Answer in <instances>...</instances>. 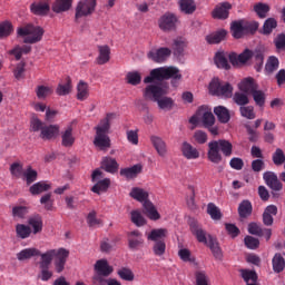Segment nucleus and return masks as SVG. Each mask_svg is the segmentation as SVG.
Instances as JSON below:
<instances>
[{
    "label": "nucleus",
    "mask_w": 285,
    "mask_h": 285,
    "mask_svg": "<svg viewBox=\"0 0 285 285\" xmlns=\"http://www.w3.org/2000/svg\"><path fill=\"white\" fill-rule=\"evenodd\" d=\"M94 145L96 148H99V150H107V148H110V137L104 134H96Z\"/></svg>",
    "instance_id": "72a5a7b5"
},
{
    "label": "nucleus",
    "mask_w": 285,
    "mask_h": 285,
    "mask_svg": "<svg viewBox=\"0 0 285 285\" xmlns=\"http://www.w3.org/2000/svg\"><path fill=\"white\" fill-rule=\"evenodd\" d=\"M275 28H277V20L275 18H268L263 24V33L271 35Z\"/></svg>",
    "instance_id": "e2e57ef3"
},
{
    "label": "nucleus",
    "mask_w": 285,
    "mask_h": 285,
    "mask_svg": "<svg viewBox=\"0 0 285 285\" xmlns=\"http://www.w3.org/2000/svg\"><path fill=\"white\" fill-rule=\"evenodd\" d=\"M186 39L178 37L174 39V43L171 46L173 50H174V55H176L177 57H181V55H184V50L186 49Z\"/></svg>",
    "instance_id": "49530a36"
},
{
    "label": "nucleus",
    "mask_w": 285,
    "mask_h": 285,
    "mask_svg": "<svg viewBox=\"0 0 285 285\" xmlns=\"http://www.w3.org/2000/svg\"><path fill=\"white\" fill-rule=\"evenodd\" d=\"M272 161L275 166H282L285 163V154L282 148H277L272 156Z\"/></svg>",
    "instance_id": "052dcab7"
},
{
    "label": "nucleus",
    "mask_w": 285,
    "mask_h": 285,
    "mask_svg": "<svg viewBox=\"0 0 285 285\" xmlns=\"http://www.w3.org/2000/svg\"><path fill=\"white\" fill-rule=\"evenodd\" d=\"M99 56L97 57L98 66H104L110 61V47L108 45L98 46Z\"/></svg>",
    "instance_id": "7c9ffc66"
},
{
    "label": "nucleus",
    "mask_w": 285,
    "mask_h": 285,
    "mask_svg": "<svg viewBox=\"0 0 285 285\" xmlns=\"http://www.w3.org/2000/svg\"><path fill=\"white\" fill-rule=\"evenodd\" d=\"M205 245L212 250L215 259H222V247H219V242H217V238L213 237V235H208V240Z\"/></svg>",
    "instance_id": "393cba45"
},
{
    "label": "nucleus",
    "mask_w": 285,
    "mask_h": 285,
    "mask_svg": "<svg viewBox=\"0 0 285 285\" xmlns=\"http://www.w3.org/2000/svg\"><path fill=\"white\" fill-rule=\"evenodd\" d=\"M72 8V0H56L52 6L53 12H68Z\"/></svg>",
    "instance_id": "c03bdc74"
},
{
    "label": "nucleus",
    "mask_w": 285,
    "mask_h": 285,
    "mask_svg": "<svg viewBox=\"0 0 285 285\" xmlns=\"http://www.w3.org/2000/svg\"><path fill=\"white\" fill-rule=\"evenodd\" d=\"M179 8L185 14H193L197 10L195 0H179Z\"/></svg>",
    "instance_id": "de8ad7c7"
},
{
    "label": "nucleus",
    "mask_w": 285,
    "mask_h": 285,
    "mask_svg": "<svg viewBox=\"0 0 285 285\" xmlns=\"http://www.w3.org/2000/svg\"><path fill=\"white\" fill-rule=\"evenodd\" d=\"M207 213L214 222H219L222 219V210L214 203L207 205Z\"/></svg>",
    "instance_id": "6e6d98bb"
},
{
    "label": "nucleus",
    "mask_w": 285,
    "mask_h": 285,
    "mask_svg": "<svg viewBox=\"0 0 285 285\" xmlns=\"http://www.w3.org/2000/svg\"><path fill=\"white\" fill-rule=\"evenodd\" d=\"M61 144L65 148H71L75 146V136L72 135V126H68L65 131L61 132Z\"/></svg>",
    "instance_id": "c756f323"
},
{
    "label": "nucleus",
    "mask_w": 285,
    "mask_h": 285,
    "mask_svg": "<svg viewBox=\"0 0 285 285\" xmlns=\"http://www.w3.org/2000/svg\"><path fill=\"white\" fill-rule=\"evenodd\" d=\"M50 188H52V186L47 181H38L29 188V193L32 195H41L42 193H48Z\"/></svg>",
    "instance_id": "58836bf2"
},
{
    "label": "nucleus",
    "mask_w": 285,
    "mask_h": 285,
    "mask_svg": "<svg viewBox=\"0 0 285 285\" xmlns=\"http://www.w3.org/2000/svg\"><path fill=\"white\" fill-rule=\"evenodd\" d=\"M272 266H273L274 273H284V268H285L284 256H282V254L279 253H276L272 259Z\"/></svg>",
    "instance_id": "37998d69"
},
{
    "label": "nucleus",
    "mask_w": 285,
    "mask_h": 285,
    "mask_svg": "<svg viewBox=\"0 0 285 285\" xmlns=\"http://www.w3.org/2000/svg\"><path fill=\"white\" fill-rule=\"evenodd\" d=\"M97 8V0H80L76 7V19L90 17Z\"/></svg>",
    "instance_id": "9d476101"
},
{
    "label": "nucleus",
    "mask_w": 285,
    "mask_h": 285,
    "mask_svg": "<svg viewBox=\"0 0 285 285\" xmlns=\"http://www.w3.org/2000/svg\"><path fill=\"white\" fill-rule=\"evenodd\" d=\"M230 32L234 39H243L246 33L244 31V20H235L230 24Z\"/></svg>",
    "instance_id": "bb28decb"
},
{
    "label": "nucleus",
    "mask_w": 285,
    "mask_h": 285,
    "mask_svg": "<svg viewBox=\"0 0 285 285\" xmlns=\"http://www.w3.org/2000/svg\"><path fill=\"white\" fill-rule=\"evenodd\" d=\"M179 19L175 13L167 12L158 19V28L163 32H175Z\"/></svg>",
    "instance_id": "6e6552de"
},
{
    "label": "nucleus",
    "mask_w": 285,
    "mask_h": 285,
    "mask_svg": "<svg viewBox=\"0 0 285 285\" xmlns=\"http://www.w3.org/2000/svg\"><path fill=\"white\" fill-rule=\"evenodd\" d=\"M205 245L212 250L215 259H222V247H219V242H217V238L213 237V235H208V240Z\"/></svg>",
    "instance_id": "b1692460"
},
{
    "label": "nucleus",
    "mask_w": 285,
    "mask_h": 285,
    "mask_svg": "<svg viewBox=\"0 0 285 285\" xmlns=\"http://www.w3.org/2000/svg\"><path fill=\"white\" fill-rule=\"evenodd\" d=\"M95 273H98L100 275H105V277H110L112 275L115 268L108 264L107 259H98L96 264L94 265Z\"/></svg>",
    "instance_id": "dca6fc26"
},
{
    "label": "nucleus",
    "mask_w": 285,
    "mask_h": 285,
    "mask_svg": "<svg viewBox=\"0 0 285 285\" xmlns=\"http://www.w3.org/2000/svg\"><path fill=\"white\" fill-rule=\"evenodd\" d=\"M90 97V89L86 81L80 80L77 85V100L86 101Z\"/></svg>",
    "instance_id": "473e14b6"
},
{
    "label": "nucleus",
    "mask_w": 285,
    "mask_h": 285,
    "mask_svg": "<svg viewBox=\"0 0 285 285\" xmlns=\"http://www.w3.org/2000/svg\"><path fill=\"white\" fill-rule=\"evenodd\" d=\"M240 275L246 285L256 284V282L258 279L257 272H255V271L242 269Z\"/></svg>",
    "instance_id": "8fccbe9b"
},
{
    "label": "nucleus",
    "mask_w": 285,
    "mask_h": 285,
    "mask_svg": "<svg viewBox=\"0 0 285 285\" xmlns=\"http://www.w3.org/2000/svg\"><path fill=\"white\" fill-rule=\"evenodd\" d=\"M104 173L99 169H95L91 179L92 181H97L94 187L91 188L92 193H96V195H101V193H106L108 188H110V178H104ZM101 179V180H99Z\"/></svg>",
    "instance_id": "1a4fd4ad"
},
{
    "label": "nucleus",
    "mask_w": 285,
    "mask_h": 285,
    "mask_svg": "<svg viewBox=\"0 0 285 285\" xmlns=\"http://www.w3.org/2000/svg\"><path fill=\"white\" fill-rule=\"evenodd\" d=\"M238 215L242 219L253 215V204L250 200H243L238 206Z\"/></svg>",
    "instance_id": "4c0bfd02"
},
{
    "label": "nucleus",
    "mask_w": 285,
    "mask_h": 285,
    "mask_svg": "<svg viewBox=\"0 0 285 285\" xmlns=\"http://www.w3.org/2000/svg\"><path fill=\"white\" fill-rule=\"evenodd\" d=\"M252 59L254 61V68L256 72H262V68H264V51H252Z\"/></svg>",
    "instance_id": "79ce46f5"
},
{
    "label": "nucleus",
    "mask_w": 285,
    "mask_h": 285,
    "mask_svg": "<svg viewBox=\"0 0 285 285\" xmlns=\"http://www.w3.org/2000/svg\"><path fill=\"white\" fill-rule=\"evenodd\" d=\"M150 141L155 148V150L158 153L160 157H166V141L161 139L159 136H151Z\"/></svg>",
    "instance_id": "2f4dec72"
},
{
    "label": "nucleus",
    "mask_w": 285,
    "mask_h": 285,
    "mask_svg": "<svg viewBox=\"0 0 285 285\" xmlns=\"http://www.w3.org/2000/svg\"><path fill=\"white\" fill-rule=\"evenodd\" d=\"M214 115H216L220 124H228V121H230V111L224 106L215 107Z\"/></svg>",
    "instance_id": "f704fd0d"
},
{
    "label": "nucleus",
    "mask_w": 285,
    "mask_h": 285,
    "mask_svg": "<svg viewBox=\"0 0 285 285\" xmlns=\"http://www.w3.org/2000/svg\"><path fill=\"white\" fill-rule=\"evenodd\" d=\"M39 268H50V265H55L56 273H63L66 268V262H68V257L70 256V252L66 248L50 249L43 254L39 255Z\"/></svg>",
    "instance_id": "f257e3e1"
},
{
    "label": "nucleus",
    "mask_w": 285,
    "mask_h": 285,
    "mask_svg": "<svg viewBox=\"0 0 285 285\" xmlns=\"http://www.w3.org/2000/svg\"><path fill=\"white\" fill-rule=\"evenodd\" d=\"M168 95V89L161 87L160 85H149L145 88V99L150 101H156L160 110H173L175 101L170 97H164Z\"/></svg>",
    "instance_id": "f03ea898"
},
{
    "label": "nucleus",
    "mask_w": 285,
    "mask_h": 285,
    "mask_svg": "<svg viewBox=\"0 0 285 285\" xmlns=\"http://www.w3.org/2000/svg\"><path fill=\"white\" fill-rule=\"evenodd\" d=\"M181 153L186 159H199V150L193 147V145H190L188 141L183 142Z\"/></svg>",
    "instance_id": "4be33fe9"
},
{
    "label": "nucleus",
    "mask_w": 285,
    "mask_h": 285,
    "mask_svg": "<svg viewBox=\"0 0 285 285\" xmlns=\"http://www.w3.org/2000/svg\"><path fill=\"white\" fill-rule=\"evenodd\" d=\"M59 136V126L50 125L45 126L42 131H40V138L45 140L56 139Z\"/></svg>",
    "instance_id": "aec40b11"
},
{
    "label": "nucleus",
    "mask_w": 285,
    "mask_h": 285,
    "mask_svg": "<svg viewBox=\"0 0 285 285\" xmlns=\"http://www.w3.org/2000/svg\"><path fill=\"white\" fill-rule=\"evenodd\" d=\"M205 245L212 250L215 259H222V247H219V242H217V238L213 237V235H208V240Z\"/></svg>",
    "instance_id": "5701e85b"
},
{
    "label": "nucleus",
    "mask_w": 285,
    "mask_h": 285,
    "mask_svg": "<svg viewBox=\"0 0 285 285\" xmlns=\"http://www.w3.org/2000/svg\"><path fill=\"white\" fill-rule=\"evenodd\" d=\"M16 235L19 239H28L32 235V227L26 224H17Z\"/></svg>",
    "instance_id": "ea45409f"
},
{
    "label": "nucleus",
    "mask_w": 285,
    "mask_h": 285,
    "mask_svg": "<svg viewBox=\"0 0 285 285\" xmlns=\"http://www.w3.org/2000/svg\"><path fill=\"white\" fill-rule=\"evenodd\" d=\"M36 95L38 99H46V97H50V95H52V89L48 86L40 85L36 89Z\"/></svg>",
    "instance_id": "338daca9"
},
{
    "label": "nucleus",
    "mask_w": 285,
    "mask_h": 285,
    "mask_svg": "<svg viewBox=\"0 0 285 285\" xmlns=\"http://www.w3.org/2000/svg\"><path fill=\"white\" fill-rule=\"evenodd\" d=\"M233 155V142L227 139L212 140L208 142L207 159L212 164H222L224 157Z\"/></svg>",
    "instance_id": "7ed1b4c3"
},
{
    "label": "nucleus",
    "mask_w": 285,
    "mask_h": 285,
    "mask_svg": "<svg viewBox=\"0 0 285 285\" xmlns=\"http://www.w3.org/2000/svg\"><path fill=\"white\" fill-rule=\"evenodd\" d=\"M12 23H10L9 21L0 23V39H6V37H10L12 35Z\"/></svg>",
    "instance_id": "680f3d73"
},
{
    "label": "nucleus",
    "mask_w": 285,
    "mask_h": 285,
    "mask_svg": "<svg viewBox=\"0 0 285 285\" xmlns=\"http://www.w3.org/2000/svg\"><path fill=\"white\" fill-rule=\"evenodd\" d=\"M243 28H244L245 35H255L259 29V22L243 20Z\"/></svg>",
    "instance_id": "13d9d810"
},
{
    "label": "nucleus",
    "mask_w": 285,
    "mask_h": 285,
    "mask_svg": "<svg viewBox=\"0 0 285 285\" xmlns=\"http://www.w3.org/2000/svg\"><path fill=\"white\" fill-rule=\"evenodd\" d=\"M111 119H115V114H107L106 118L96 127V135H108Z\"/></svg>",
    "instance_id": "cd10ccee"
},
{
    "label": "nucleus",
    "mask_w": 285,
    "mask_h": 285,
    "mask_svg": "<svg viewBox=\"0 0 285 285\" xmlns=\"http://www.w3.org/2000/svg\"><path fill=\"white\" fill-rule=\"evenodd\" d=\"M168 235V229L166 228H158V229H153L148 236L147 239L149 242H164V237Z\"/></svg>",
    "instance_id": "a19ab883"
},
{
    "label": "nucleus",
    "mask_w": 285,
    "mask_h": 285,
    "mask_svg": "<svg viewBox=\"0 0 285 285\" xmlns=\"http://www.w3.org/2000/svg\"><path fill=\"white\" fill-rule=\"evenodd\" d=\"M126 80L130 86H139V83H141V73L138 71H130L127 73Z\"/></svg>",
    "instance_id": "bf43d9fd"
},
{
    "label": "nucleus",
    "mask_w": 285,
    "mask_h": 285,
    "mask_svg": "<svg viewBox=\"0 0 285 285\" xmlns=\"http://www.w3.org/2000/svg\"><path fill=\"white\" fill-rule=\"evenodd\" d=\"M233 6L229 2H223L219 7H216L213 11L214 19H228Z\"/></svg>",
    "instance_id": "a211bd4d"
},
{
    "label": "nucleus",
    "mask_w": 285,
    "mask_h": 285,
    "mask_svg": "<svg viewBox=\"0 0 285 285\" xmlns=\"http://www.w3.org/2000/svg\"><path fill=\"white\" fill-rule=\"evenodd\" d=\"M22 177L24 178L27 186H30L31 184H35L37 177H39V173H37V170L32 168V166H28Z\"/></svg>",
    "instance_id": "603ef678"
},
{
    "label": "nucleus",
    "mask_w": 285,
    "mask_h": 285,
    "mask_svg": "<svg viewBox=\"0 0 285 285\" xmlns=\"http://www.w3.org/2000/svg\"><path fill=\"white\" fill-rule=\"evenodd\" d=\"M254 12H256L259 19H266L268 12H271V7L266 3L258 2L254 4Z\"/></svg>",
    "instance_id": "864d4df0"
},
{
    "label": "nucleus",
    "mask_w": 285,
    "mask_h": 285,
    "mask_svg": "<svg viewBox=\"0 0 285 285\" xmlns=\"http://www.w3.org/2000/svg\"><path fill=\"white\" fill-rule=\"evenodd\" d=\"M129 195L130 197H132V199H136V202L142 203V206L149 219H153L154 222H157V219H161V215H159V212H157L155 205L150 200H148V191L139 187H134Z\"/></svg>",
    "instance_id": "39448f33"
},
{
    "label": "nucleus",
    "mask_w": 285,
    "mask_h": 285,
    "mask_svg": "<svg viewBox=\"0 0 285 285\" xmlns=\"http://www.w3.org/2000/svg\"><path fill=\"white\" fill-rule=\"evenodd\" d=\"M196 285H208V275L204 271H197L195 273Z\"/></svg>",
    "instance_id": "774afa93"
},
{
    "label": "nucleus",
    "mask_w": 285,
    "mask_h": 285,
    "mask_svg": "<svg viewBox=\"0 0 285 285\" xmlns=\"http://www.w3.org/2000/svg\"><path fill=\"white\" fill-rule=\"evenodd\" d=\"M263 179L266 186H268V188H271L272 190H275V191L282 190L283 185H282V181H279V178H277L276 173L265 171L263 174Z\"/></svg>",
    "instance_id": "4468645a"
},
{
    "label": "nucleus",
    "mask_w": 285,
    "mask_h": 285,
    "mask_svg": "<svg viewBox=\"0 0 285 285\" xmlns=\"http://www.w3.org/2000/svg\"><path fill=\"white\" fill-rule=\"evenodd\" d=\"M30 213L27 206H16L12 208V217H17L18 219H26V215Z\"/></svg>",
    "instance_id": "0e129e2a"
},
{
    "label": "nucleus",
    "mask_w": 285,
    "mask_h": 285,
    "mask_svg": "<svg viewBox=\"0 0 285 285\" xmlns=\"http://www.w3.org/2000/svg\"><path fill=\"white\" fill-rule=\"evenodd\" d=\"M30 10L32 14H37L38 17H43L50 12V4L47 2H35L30 6Z\"/></svg>",
    "instance_id": "c85d7f7f"
},
{
    "label": "nucleus",
    "mask_w": 285,
    "mask_h": 285,
    "mask_svg": "<svg viewBox=\"0 0 285 285\" xmlns=\"http://www.w3.org/2000/svg\"><path fill=\"white\" fill-rule=\"evenodd\" d=\"M130 215H131V222L132 224H135V226H138V227L146 226V218H144V216L139 210H132Z\"/></svg>",
    "instance_id": "69168bd1"
},
{
    "label": "nucleus",
    "mask_w": 285,
    "mask_h": 285,
    "mask_svg": "<svg viewBox=\"0 0 285 285\" xmlns=\"http://www.w3.org/2000/svg\"><path fill=\"white\" fill-rule=\"evenodd\" d=\"M128 246L130 250H139L144 246V234L139 230L129 232L128 235Z\"/></svg>",
    "instance_id": "f8f14e48"
},
{
    "label": "nucleus",
    "mask_w": 285,
    "mask_h": 285,
    "mask_svg": "<svg viewBox=\"0 0 285 285\" xmlns=\"http://www.w3.org/2000/svg\"><path fill=\"white\" fill-rule=\"evenodd\" d=\"M171 79L173 86H175L176 81L181 80V72L177 67H158L153 69L144 79V83H153V81H167Z\"/></svg>",
    "instance_id": "20e7f679"
},
{
    "label": "nucleus",
    "mask_w": 285,
    "mask_h": 285,
    "mask_svg": "<svg viewBox=\"0 0 285 285\" xmlns=\"http://www.w3.org/2000/svg\"><path fill=\"white\" fill-rule=\"evenodd\" d=\"M28 226L31 227V233L33 235H39L43 230V217L39 214H33L28 218Z\"/></svg>",
    "instance_id": "f3484780"
},
{
    "label": "nucleus",
    "mask_w": 285,
    "mask_h": 285,
    "mask_svg": "<svg viewBox=\"0 0 285 285\" xmlns=\"http://www.w3.org/2000/svg\"><path fill=\"white\" fill-rule=\"evenodd\" d=\"M209 92L216 97L230 99V97H233V86L228 82L222 85L218 78H214L209 83Z\"/></svg>",
    "instance_id": "0eeeda50"
},
{
    "label": "nucleus",
    "mask_w": 285,
    "mask_h": 285,
    "mask_svg": "<svg viewBox=\"0 0 285 285\" xmlns=\"http://www.w3.org/2000/svg\"><path fill=\"white\" fill-rule=\"evenodd\" d=\"M196 115H203V124L205 128H208V126H215V115H213V111L206 110V107H199Z\"/></svg>",
    "instance_id": "412c9836"
},
{
    "label": "nucleus",
    "mask_w": 285,
    "mask_h": 285,
    "mask_svg": "<svg viewBox=\"0 0 285 285\" xmlns=\"http://www.w3.org/2000/svg\"><path fill=\"white\" fill-rule=\"evenodd\" d=\"M41 255V252L35 247L24 248L20 250L16 257L18 262H28V259H32V257H39Z\"/></svg>",
    "instance_id": "6ab92c4d"
},
{
    "label": "nucleus",
    "mask_w": 285,
    "mask_h": 285,
    "mask_svg": "<svg viewBox=\"0 0 285 285\" xmlns=\"http://www.w3.org/2000/svg\"><path fill=\"white\" fill-rule=\"evenodd\" d=\"M71 91H72V79H70V77L66 78V83H59L56 89L57 95H59L60 97H66V95H70Z\"/></svg>",
    "instance_id": "a18cd8bd"
},
{
    "label": "nucleus",
    "mask_w": 285,
    "mask_h": 285,
    "mask_svg": "<svg viewBox=\"0 0 285 285\" xmlns=\"http://www.w3.org/2000/svg\"><path fill=\"white\" fill-rule=\"evenodd\" d=\"M173 55V50L167 47H161L159 49H153L147 53L148 59L155 63H164L168 57Z\"/></svg>",
    "instance_id": "9b49d317"
},
{
    "label": "nucleus",
    "mask_w": 285,
    "mask_h": 285,
    "mask_svg": "<svg viewBox=\"0 0 285 285\" xmlns=\"http://www.w3.org/2000/svg\"><path fill=\"white\" fill-rule=\"evenodd\" d=\"M279 68V59H277V57L275 56H271L267 59V62L265 65V70L266 72H268L269 75L275 72V70H277Z\"/></svg>",
    "instance_id": "4d7b16f0"
},
{
    "label": "nucleus",
    "mask_w": 285,
    "mask_h": 285,
    "mask_svg": "<svg viewBox=\"0 0 285 285\" xmlns=\"http://www.w3.org/2000/svg\"><path fill=\"white\" fill-rule=\"evenodd\" d=\"M226 35H228V32L224 29L212 33L209 36L206 37V41L207 43H222V41H224V39H226Z\"/></svg>",
    "instance_id": "3c124183"
},
{
    "label": "nucleus",
    "mask_w": 285,
    "mask_h": 285,
    "mask_svg": "<svg viewBox=\"0 0 285 285\" xmlns=\"http://www.w3.org/2000/svg\"><path fill=\"white\" fill-rule=\"evenodd\" d=\"M217 68H223V70H230V65L228 63V58L224 52H217L214 58Z\"/></svg>",
    "instance_id": "09e8293b"
},
{
    "label": "nucleus",
    "mask_w": 285,
    "mask_h": 285,
    "mask_svg": "<svg viewBox=\"0 0 285 285\" xmlns=\"http://www.w3.org/2000/svg\"><path fill=\"white\" fill-rule=\"evenodd\" d=\"M257 88V82H255V79L253 78H245L239 83V90H242V92H246V95H252Z\"/></svg>",
    "instance_id": "c9c22d12"
},
{
    "label": "nucleus",
    "mask_w": 285,
    "mask_h": 285,
    "mask_svg": "<svg viewBox=\"0 0 285 285\" xmlns=\"http://www.w3.org/2000/svg\"><path fill=\"white\" fill-rule=\"evenodd\" d=\"M43 28L39 26H35L32 23H28L24 27H20L17 29L18 37H26L23 39V43H39L41 39H43L45 35Z\"/></svg>",
    "instance_id": "423d86ee"
},
{
    "label": "nucleus",
    "mask_w": 285,
    "mask_h": 285,
    "mask_svg": "<svg viewBox=\"0 0 285 285\" xmlns=\"http://www.w3.org/2000/svg\"><path fill=\"white\" fill-rule=\"evenodd\" d=\"M190 232L199 244H208V234L197 222L190 223Z\"/></svg>",
    "instance_id": "2eb2a0df"
},
{
    "label": "nucleus",
    "mask_w": 285,
    "mask_h": 285,
    "mask_svg": "<svg viewBox=\"0 0 285 285\" xmlns=\"http://www.w3.org/2000/svg\"><path fill=\"white\" fill-rule=\"evenodd\" d=\"M228 59L232 66H239V63H246L253 59V50L245 49L244 52L237 56V53L232 52L228 55Z\"/></svg>",
    "instance_id": "ddd939ff"
},
{
    "label": "nucleus",
    "mask_w": 285,
    "mask_h": 285,
    "mask_svg": "<svg viewBox=\"0 0 285 285\" xmlns=\"http://www.w3.org/2000/svg\"><path fill=\"white\" fill-rule=\"evenodd\" d=\"M141 165H134L132 167H127L120 169V176L126 177V179H135L137 175L141 173Z\"/></svg>",
    "instance_id": "e433bc0d"
},
{
    "label": "nucleus",
    "mask_w": 285,
    "mask_h": 285,
    "mask_svg": "<svg viewBox=\"0 0 285 285\" xmlns=\"http://www.w3.org/2000/svg\"><path fill=\"white\" fill-rule=\"evenodd\" d=\"M101 168H104L106 173H110L111 175H115V173L119 170V164L115 158L104 157L101 161Z\"/></svg>",
    "instance_id": "a878e982"
},
{
    "label": "nucleus",
    "mask_w": 285,
    "mask_h": 285,
    "mask_svg": "<svg viewBox=\"0 0 285 285\" xmlns=\"http://www.w3.org/2000/svg\"><path fill=\"white\" fill-rule=\"evenodd\" d=\"M250 95H252L256 106H258V108H264V106H266V92L256 89Z\"/></svg>",
    "instance_id": "5fc2aeb1"
}]
</instances>
